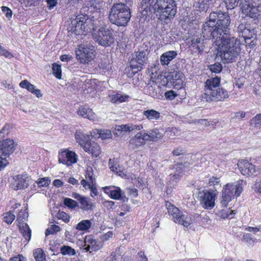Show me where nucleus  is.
I'll return each mask as SVG.
<instances>
[{
  "label": "nucleus",
  "mask_w": 261,
  "mask_h": 261,
  "mask_svg": "<svg viewBox=\"0 0 261 261\" xmlns=\"http://www.w3.org/2000/svg\"><path fill=\"white\" fill-rule=\"evenodd\" d=\"M230 18L228 13L221 11L210 13L209 19L203 24L204 37L212 39L218 55L225 63L235 62L240 53V42L230 36Z\"/></svg>",
  "instance_id": "nucleus-1"
},
{
  "label": "nucleus",
  "mask_w": 261,
  "mask_h": 261,
  "mask_svg": "<svg viewBox=\"0 0 261 261\" xmlns=\"http://www.w3.org/2000/svg\"><path fill=\"white\" fill-rule=\"evenodd\" d=\"M83 9L84 12H87L86 15L91 13L89 16L90 18L87 20L92 32L105 28L103 14L101 11L105 3L100 0H91L87 1Z\"/></svg>",
  "instance_id": "nucleus-2"
},
{
  "label": "nucleus",
  "mask_w": 261,
  "mask_h": 261,
  "mask_svg": "<svg viewBox=\"0 0 261 261\" xmlns=\"http://www.w3.org/2000/svg\"><path fill=\"white\" fill-rule=\"evenodd\" d=\"M156 4L154 14L160 21L168 23L176 13L175 2L174 0H158Z\"/></svg>",
  "instance_id": "nucleus-3"
},
{
  "label": "nucleus",
  "mask_w": 261,
  "mask_h": 261,
  "mask_svg": "<svg viewBox=\"0 0 261 261\" xmlns=\"http://www.w3.org/2000/svg\"><path fill=\"white\" fill-rule=\"evenodd\" d=\"M131 17L128 6L123 3L114 4L109 15L110 22L118 26H125Z\"/></svg>",
  "instance_id": "nucleus-4"
},
{
  "label": "nucleus",
  "mask_w": 261,
  "mask_h": 261,
  "mask_svg": "<svg viewBox=\"0 0 261 261\" xmlns=\"http://www.w3.org/2000/svg\"><path fill=\"white\" fill-rule=\"evenodd\" d=\"M169 215L171 219L176 223H178L185 227L190 226L192 222L193 219L190 216L184 215L178 207L172 204L169 202H166L165 205Z\"/></svg>",
  "instance_id": "nucleus-5"
},
{
  "label": "nucleus",
  "mask_w": 261,
  "mask_h": 261,
  "mask_svg": "<svg viewBox=\"0 0 261 261\" xmlns=\"http://www.w3.org/2000/svg\"><path fill=\"white\" fill-rule=\"evenodd\" d=\"M92 34L95 41L102 46H110L115 42L113 31L108 28H101L97 31L92 32Z\"/></svg>",
  "instance_id": "nucleus-6"
},
{
  "label": "nucleus",
  "mask_w": 261,
  "mask_h": 261,
  "mask_svg": "<svg viewBox=\"0 0 261 261\" xmlns=\"http://www.w3.org/2000/svg\"><path fill=\"white\" fill-rule=\"evenodd\" d=\"M218 192L213 189L204 190L199 193L200 203L202 207L212 210L215 205Z\"/></svg>",
  "instance_id": "nucleus-7"
},
{
  "label": "nucleus",
  "mask_w": 261,
  "mask_h": 261,
  "mask_svg": "<svg viewBox=\"0 0 261 261\" xmlns=\"http://www.w3.org/2000/svg\"><path fill=\"white\" fill-rule=\"evenodd\" d=\"M94 46L89 43L80 44L75 50L77 59L80 60L82 63H88L94 59Z\"/></svg>",
  "instance_id": "nucleus-8"
},
{
  "label": "nucleus",
  "mask_w": 261,
  "mask_h": 261,
  "mask_svg": "<svg viewBox=\"0 0 261 261\" xmlns=\"http://www.w3.org/2000/svg\"><path fill=\"white\" fill-rule=\"evenodd\" d=\"M147 61V50L139 49L138 51L134 53L132 55L130 61V66L133 72L136 73L140 71L143 66Z\"/></svg>",
  "instance_id": "nucleus-9"
},
{
  "label": "nucleus",
  "mask_w": 261,
  "mask_h": 261,
  "mask_svg": "<svg viewBox=\"0 0 261 261\" xmlns=\"http://www.w3.org/2000/svg\"><path fill=\"white\" fill-rule=\"evenodd\" d=\"M241 9L243 14L254 20L261 17V5L253 6L250 2L245 1L242 4Z\"/></svg>",
  "instance_id": "nucleus-10"
},
{
  "label": "nucleus",
  "mask_w": 261,
  "mask_h": 261,
  "mask_svg": "<svg viewBox=\"0 0 261 261\" xmlns=\"http://www.w3.org/2000/svg\"><path fill=\"white\" fill-rule=\"evenodd\" d=\"M228 96V92L221 87L210 91L206 95H203L202 98L206 101H218L224 100Z\"/></svg>",
  "instance_id": "nucleus-11"
},
{
  "label": "nucleus",
  "mask_w": 261,
  "mask_h": 261,
  "mask_svg": "<svg viewBox=\"0 0 261 261\" xmlns=\"http://www.w3.org/2000/svg\"><path fill=\"white\" fill-rule=\"evenodd\" d=\"M243 181H239L236 184H227L223 187L222 194L231 198L239 196L243 190Z\"/></svg>",
  "instance_id": "nucleus-12"
},
{
  "label": "nucleus",
  "mask_w": 261,
  "mask_h": 261,
  "mask_svg": "<svg viewBox=\"0 0 261 261\" xmlns=\"http://www.w3.org/2000/svg\"><path fill=\"white\" fill-rule=\"evenodd\" d=\"M76 154L72 151L64 150L60 152L58 155L59 162L67 166L76 162Z\"/></svg>",
  "instance_id": "nucleus-13"
},
{
  "label": "nucleus",
  "mask_w": 261,
  "mask_h": 261,
  "mask_svg": "<svg viewBox=\"0 0 261 261\" xmlns=\"http://www.w3.org/2000/svg\"><path fill=\"white\" fill-rule=\"evenodd\" d=\"M238 166L241 173L246 176L253 175L255 173V166L246 160H241L238 163Z\"/></svg>",
  "instance_id": "nucleus-14"
},
{
  "label": "nucleus",
  "mask_w": 261,
  "mask_h": 261,
  "mask_svg": "<svg viewBox=\"0 0 261 261\" xmlns=\"http://www.w3.org/2000/svg\"><path fill=\"white\" fill-rule=\"evenodd\" d=\"M147 137L145 131L139 132L130 140L129 145L133 149L137 148L148 141Z\"/></svg>",
  "instance_id": "nucleus-15"
},
{
  "label": "nucleus",
  "mask_w": 261,
  "mask_h": 261,
  "mask_svg": "<svg viewBox=\"0 0 261 261\" xmlns=\"http://www.w3.org/2000/svg\"><path fill=\"white\" fill-rule=\"evenodd\" d=\"M21 213L22 212L20 211L17 217V221H18L17 225L23 237L25 240L29 241L31 237V230L29 225L26 223L23 222V218L21 216Z\"/></svg>",
  "instance_id": "nucleus-16"
},
{
  "label": "nucleus",
  "mask_w": 261,
  "mask_h": 261,
  "mask_svg": "<svg viewBox=\"0 0 261 261\" xmlns=\"http://www.w3.org/2000/svg\"><path fill=\"white\" fill-rule=\"evenodd\" d=\"M11 185L14 190H18L27 188L29 184L25 175H17L13 177Z\"/></svg>",
  "instance_id": "nucleus-17"
},
{
  "label": "nucleus",
  "mask_w": 261,
  "mask_h": 261,
  "mask_svg": "<svg viewBox=\"0 0 261 261\" xmlns=\"http://www.w3.org/2000/svg\"><path fill=\"white\" fill-rule=\"evenodd\" d=\"M220 85V77L217 76L215 77H211L208 79L205 82L204 85V93L203 95H206L218 88L221 87Z\"/></svg>",
  "instance_id": "nucleus-18"
},
{
  "label": "nucleus",
  "mask_w": 261,
  "mask_h": 261,
  "mask_svg": "<svg viewBox=\"0 0 261 261\" xmlns=\"http://www.w3.org/2000/svg\"><path fill=\"white\" fill-rule=\"evenodd\" d=\"M15 149L14 142L11 139L0 140V152L4 156L9 155L13 153Z\"/></svg>",
  "instance_id": "nucleus-19"
},
{
  "label": "nucleus",
  "mask_w": 261,
  "mask_h": 261,
  "mask_svg": "<svg viewBox=\"0 0 261 261\" xmlns=\"http://www.w3.org/2000/svg\"><path fill=\"white\" fill-rule=\"evenodd\" d=\"M84 150L91 154L94 158H97L101 153V148L99 145L95 142L90 141L86 145L83 146Z\"/></svg>",
  "instance_id": "nucleus-20"
},
{
  "label": "nucleus",
  "mask_w": 261,
  "mask_h": 261,
  "mask_svg": "<svg viewBox=\"0 0 261 261\" xmlns=\"http://www.w3.org/2000/svg\"><path fill=\"white\" fill-rule=\"evenodd\" d=\"M77 114L90 120L95 121L97 119V116L92 110L86 106L80 107L77 111Z\"/></svg>",
  "instance_id": "nucleus-21"
},
{
  "label": "nucleus",
  "mask_w": 261,
  "mask_h": 261,
  "mask_svg": "<svg viewBox=\"0 0 261 261\" xmlns=\"http://www.w3.org/2000/svg\"><path fill=\"white\" fill-rule=\"evenodd\" d=\"M189 163L185 162L184 163H180L177 165L175 173L170 177V181L172 182H176L182 176L185 168L188 167Z\"/></svg>",
  "instance_id": "nucleus-22"
},
{
  "label": "nucleus",
  "mask_w": 261,
  "mask_h": 261,
  "mask_svg": "<svg viewBox=\"0 0 261 261\" xmlns=\"http://www.w3.org/2000/svg\"><path fill=\"white\" fill-rule=\"evenodd\" d=\"M75 139L76 142L83 148V146L86 145L91 140L90 136L86 134L81 130L76 131L75 133Z\"/></svg>",
  "instance_id": "nucleus-23"
},
{
  "label": "nucleus",
  "mask_w": 261,
  "mask_h": 261,
  "mask_svg": "<svg viewBox=\"0 0 261 261\" xmlns=\"http://www.w3.org/2000/svg\"><path fill=\"white\" fill-rule=\"evenodd\" d=\"M19 86L22 88L27 89L29 91L34 94L38 97H40L42 95L41 93L40 90L39 89H35V86L31 84L27 80L22 81L20 83Z\"/></svg>",
  "instance_id": "nucleus-24"
},
{
  "label": "nucleus",
  "mask_w": 261,
  "mask_h": 261,
  "mask_svg": "<svg viewBox=\"0 0 261 261\" xmlns=\"http://www.w3.org/2000/svg\"><path fill=\"white\" fill-rule=\"evenodd\" d=\"M158 0H142L141 3V8L142 10L145 11L146 13L150 12L151 9L153 10L154 13L155 4H156Z\"/></svg>",
  "instance_id": "nucleus-25"
},
{
  "label": "nucleus",
  "mask_w": 261,
  "mask_h": 261,
  "mask_svg": "<svg viewBox=\"0 0 261 261\" xmlns=\"http://www.w3.org/2000/svg\"><path fill=\"white\" fill-rule=\"evenodd\" d=\"M177 55L176 51L172 50L164 53L160 58L161 63L162 65H168Z\"/></svg>",
  "instance_id": "nucleus-26"
},
{
  "label": "nucleus",
  "mask_w": 261,
  "mask_h": 261,
  "mask_svg": "<svg viewBox=\"0 0 261 261\" xmlns=\"http://www.w3.org/2000/svg\"><path fill=\"white\" fill-rule=\"evenodd\" d=\"M148 141H156L163 137V134L160 133L158 128H154L149 132L148 133H146Z\"/></svg>",
  "instance_id": "nucleus-27"
},
{
  "label": "nucleus",
  "mask_w": 261,
  "mask_h": 261,
  "mask_svg": "<svg viewBox=\"0 0 261 261\" xmlns=\"http://www.w3.org/2000/svg\"><path fill=\"white\" fill-rule=\"evenodd\" d=\"M145 90L147 94L152 97L158 98L160 96L159 89L155 84H148L146 87Z\"/></svg>",
  "instance_id": "nucleus-28"
},
{
  "label": "nucleus",
  "mask_w": 261,
  "mask_h": 261,
  "mask_svg": "<svg viewBox=\"0 0 261 261\" xmlns=\"http://www.w3.org/2000/svg\"><path fill=\"white\" fill-rule=\"evenodd\" d=\"M81 208L85 211L91 210L95 207V204L88 197L84 196L80 200Z\"/></svg>",
  "instance_id": "nucleus-29"
},
{
  "label": "nucleus",
  "mask_w": 261,
  "mask_h": 261,
  "mask_svg": "<svg viewBox=\"0 0 261 261\" xmlns=\"http://www.w3.org/2000/svg\"><path fill=\"white\" fill-rule=\"evenodd\" d=\"M110 100L111 102L115 103H120L126 101L129 96L127 95H122L119 93L110 95Z\"/></svg>",
  "instance_id": "nucleus-30"
},
{
  "label": "nucleus",
  "mask_w": 261,
  "mask_h": 261,
  "mask_svg": "<svg viewBox=\"0 0 261 261\" xmlns=\"http://www.w3.org/2000/svg\"><path fill=\"white\" fill-rule=\"evenodd\" d=\"M192 45L195 47L199 53H201L204 50L205 47L204 40L201 38H194L192 41Z\"/></svg>",
  "instance_id": "nucleus-31"
},
{
  "label": "nucleus",
  "mask_w": 261,
  "mask_h": 261,
  "mask_svg": "<svg viewBox=\"0 0 261 261\" xmlns=\"http://www.w3.org/2000/svg\"><path fill=\"white\" fill-rule=\"evenodd\" d=\"M97 242L96 240L92 239L90 237L86 238L85 240V249L87 251H95L98 249V247L96 245Z\"/></svg>",
  "instance_id": "nucleus-32"
},
{
  "label": "nucleus",
  "mask_w": 261,
  "mask_h": 261,
  "mask_svg": "<svg viewBox=\"0 0 261 261\" xmlns=\"http://www.w3.org/2000/svg\"><path fill=\"white\" fill-rule=\"evenodd\" d=\"M143 115L149 120H158L160 117V113L153 109L144 111Z\"/></svg>",
  "instance_id": "nucleus-33"
},
{
  "label": "nucleus",
  "mask_w": 261,
  "mask_h": 261,
  "mask_svg": "<svg viewBox=\"0 0 261 261\" xmlns=\"http://www.w3.org/2000/svg\"><path fill=\"white\" fill-rule=\"evenodd\" d=\"M92 222L89 220H84L80 222L75 227L77 230L85 231L91 228Z\"/></svg>",
  "instance_id": "nucleus-34"
},
{
  "label": "nucleus",
  "mask_w": 261,
  "mask_h": 261,
  "mask_svg": "<svg viewBox=\"0 0 261 261\" xmlns=\"http://www.w3.org/2000/svg\"><path fill=\"white\" fill-rule=\"evenodd\" d=\"M85 19V17H81L80 18H76L74 21H72V24L75 25L74 30L75 34L77 35L81 34L82 25H83V22Z\"/></svg>",
  "instance_id": "nucleus-35"
},
{
  "label": "nucleus",
  "mask_w": 261,
  "mask_h": 261,
  "mask_svg": "<svg viewBox=\"0 0 261 261\" xmlns=\"http://www.w3.org/2000/svg\"><path fill=\"white\" fill-rule=\"evenodd\" d=\"M208 184L210 187H214V190L217 191L218 189L221 187L220 178L215 176H212L210 178Z\"/></svg>",
  "instance_id": "nucleus-36"
},
{
  "label": "nucleus",
  "mask_w": 261,
  "mask_h": 261,
  "mask_svg": "<svg viewBox=\"0 0 261 261\" xmlns=\"http://www.w3.org/2000/svg\"><path fill=\"white\" fill-rule=\"evenodd\" d=\"M33 254L36 261H45V254L42 249L37 248L34 251Z\"/></svg>",
  "instance_id": "nucleus-37"
},
{
  "label": "nucleus",
  "mask_w": 261,
  "mask_h": 261,
  "mask_svg": "<svg viewBox=\"0 0 261 261\" xmlns=\"http://www.w3.org/2000/svg\"><path fill=\"white\" fill-rule=\"evenodd\" d=\"M242 240L250 247H252L255 243V239L253 238L251 234L249 233H244L243 235Z\"/></svg>",
  "instance_id": "nucleus-38"
},
{
  "label": "nucleus",
  "mask_w": 261,
  "mask_h": 261,
  "mask_svg": "<svg viewBox=\"0 0 261 261\" xmlns=\"http://www.w3.org/2000/svg\"><path fill=\"white\" fill-rule=\"evenodd\" d=\"M15 216L12 211H9L4 214V221L8 224H11L15 219Z\"/></svg>",
  "instance_id": "nucleus-39"
},
{
  "label": "nucleus",
  "mask_w": 261,
  "mask_h": 261,
  "mask_svg": "<svg viewBox=\"0 0 261 261\" xmlns=\"http://www.w3.org/2000/svg\"><path fill=\"white\" fill-rule=\"evenodd\" d=\"M36 182L39 187H47L50 183V179L47 177L40 178Z\"/></svg>",
  "instance_id": "nucleus-40"
},
{
  "label": "nucleus",
  "mask_w": 261,
  "mask_h": 261,
  "mask_svg": "<svg viewBox=\"0 0 261 261\" xmlns=\"http://www.w3.org/2000/svg\"><path fill=\"white\" fill-rule=\"evenodd\" d=\"M53 73L58 79H60L62 75V71L61 66L54 63L52 66Z\"/></svg>",
  "instance_id": "nucleus-41"
},
{
  "label": "nucleus",
  "mask_w": 261,
  "mask_h": 261,
  "mask_svg": "<svg viewBox=\"0 0 261 261\" xmlns=\"http://www.w3.org/2000/svg\"><path fill=\"white\" fill-rule=\"evenodd\" d=\"M225 3L227 9H232L236 7L240 3L242 4V0H225Z\"/></svg>",
  "instance_id": "nucleus-42"
},
{
  "label": "nucleus",
  "mask_w": 261,
  "mask_h": 261,
  "mask_svg": "<svg viewBox=\"0 0 261 261\" xmlns=\"http://www.w3.org/2000/svg\"><path fill=\"white\" fill-rule=\"evenodd\" d=\"M61 252L63 255H74L75 251L74 249L68 246H63L61 248Z\"/></svg>",
  "instance_id": "nucleus-43"
},
{
  "label": "nucleus",
  "mask_w": 261,
  "mask_h": 261,
  "mask_svg": "<svg viewBox=\"0 0 261 261\" xmlns=\"http://www.w3.org/2000/svg\"><path fill=\"white\" fill-rule=\"evenodd\" d=\"M64 203L66 206L70 208H74L78 206V203L76 201L69 198H65Z\"/></svg>",
  "instance_id": "nucleus-44"
},
{
  "label": "nucleus",
  "mask_w": 261,
  "mask_h": 261,
  "mask_svg": "<svg viewBox=\"0 0 261 261\" xmlns=\"http://www.w3.org/2000/svg\"><path fill=\"white\" fill-rule=\"evenodd\" d=\"M61 228L59 226L56 225H51L48 227L45 231V235L48 236L49 234H53L55 233L60 231Z\"/></svg>",
  "instance_id": "nucleus-45"
},
{
  "label": "nucleus",
  "mask_w": 261,
  "mask_h": 261,
  "mask_svg": "<svg viewBox=\"0 0 261 261\" xmlns=\"http://www.w3.org/2000/svg\"><path fill=\"white\" fill-rule=\"evenodd\" d=\"M86 178L87 180L90 181V183L95 182V178L93 176V171L91 167L87 168Z\"/></svg>",
  "instance_id": "nucleus-46"
},
{
  "label": "nucleus",
  "mask_w": 261,
  "mask_h": 261,
  "mask_svg": "<svg viewBox=\"0 0 261 261\" xmlns=\"http://www.w3.org/2000/svg\"><path fill=\"white\" fill-rule=\"evenodd\" d=\"M81 31L82 35H86L87 33L91 31V28L90 27L87 19L84 20Z\"/></svg>",
  "instance_id": "nucleus-47"
},
{
  "label": "nucleus",
  "mask_w": 261,
  "mask_h": 261,
  "mask_svg": "<svg viewBox=\"0 0 261 261\" xmlns=\"http://www.w3.org/2000/svg\"><path fill=\"white\" fill-rule=\"evenodd\" d=\"M110 196L114 199H119L121 196L120 189L118 188L117 189L111 190L110 191Z\"/></svg>",
  "instance_id": "nucleus-48"
},
{
  "label": "nucleus",
  "mask_w": 261,
  "mask_h": 261,
  "mask_svg": "<svg viewBox=\"0 0 261 261\" xmlns=\"http://www.w3.org/2000/svg\"><path fill=\"white\" fill-rule=\"evenodd\" d=\"M98 133L100 137L102 139H109L112 137L111 132L108 129L100 130Z\"/></svg>",
  "instance_id": "nucleus-49"
},
{
  "label": "nucleus",
  "mask_w": 261,
  "mask_h": 261,
  "mask_svg": "<svg viewBox=\"0 0 261 261\" xmlns=\"http://www.w3.org/2000/svg\"><path fill=\"white\" fill-rule=\"evenodd\" d=\"M116 130L121 133L131 132L130 124L118 125L116 127Z\"/></svg>",
  "instance_id": "nucleus-50"
},
{
  "label": "nucleus",
  "mask_w": 261,
  "mask_h": 261,
  "mask_svg": "<svg viewBox=\"0 0 261 261\" xmlns=\"http://www.w3.org/2000/svg\"><path fill=\"white\" fill-rule=\"evenodd\" d=\"M251 123L254 126L258 127L261 126V114L256 115L251 120Z\"/></svg>",
  "instance_id": "nucleus-51"
},
{
  "label": "nucleus",
  "mask_w": 261,
  "mask_h": 261,
  "mask_svg": "<svg viewBox=\"0 0 261 261\" xmlns=\"http://www.w3.org/2000/svg\"><path fill=\"white\" fill-rule=\"evenodd\" d=\"M170 76L173 81H178L181 80L183 76V74L179 71H174L170 73Z\"/></svg>",
  "instance_id": "nucleus-52"
},
{
  "label": "nucleus",
  "mask_w": 261,
  "mask_h": 261,
  "mask_svg": "<svg viewBox=\"0 0 261 261\" xmlns=\"http://www.w3.org/2000/svg\"><path fill=\"white\" fill-rule=\"evenodd\" d=\"M210 69L212 72L218 73L221 71L222 67L220 63H217L213 65H211L210 66Z\"/></svg>",
  "instance_id": "nucleus-53"
},
{
  "label": "nucleus",
  "mask_w": 261,
  "mask_h": 261,
  "mask_svg": "<svg viewBox=\"0 0 261 261\" xmlns=\"http://www.w3.org/2000/svg\"><path fill=\"white\" fill-rule=\"evenodd\" d=\"M0 56H3L6 58L11 59L13 57V55L8 50L0 45Z\"/></svg>",
  "instance_id": "nucleus-54"
},
{
  "label": "nucleus",
  "mask_w": 261,
  "mask_h": 261,
  "mask_svg": "<svg viewBox=\"0 0 261 261\" xmlns=\"http://www.w3.org/2000/svg\"><path fill=\"white\" fill-rule=\"evenodd\" d=\"M109 164L110 169L113 172L118 173L120 171L117 163H114V162H112V160L110 159Z\"/></svg>",
  "instance_id": "nucleus-55"
},
{
  "label": "nucleus",
  "mask_w": 261,
  "mask_h": 261,
  "mask_svg": "<svg viewBox=\"0 0 261 261\" xmlns=\"http://www.w3.org/2000/svg\"><path fill=\"white\" fill-rule=\"evenodd\" d=\"M232 200V198L224 195L222 193V200L220 201V203L222 206L227 207L228 203L229 201Z\"/></svg>",
  "instance_id": "nucleus-56"
},
{
  "label": "nucleus",
  "mask_w": 261,
  "mask_h": 261,
  "mask_svg": "<svg viewBox=\"0 0 261 261\" xmlns=\"http://www.w3.org/2000/svg\"><path fill=\"white\" fill-rule=\"evenodd\" d=\"M58 218L63 220L65 222H68L69 221V216L64 212H59Z\"/></svg>",
  "instance_id": "nucleus-57"
},
{
  "label": "nucleus",
  "mask_w": 261,
  "mask_h": 261,
  "mask_svg": "<svg viewBox=\"0 0 261 261\" xmlns=\"http://www.w3.org/2000/svg\"><path fill=\"white\" fill-rule=\"evenodd\" d=\"M91 191V196L93 197L97 195V190L95 187V182L90 183L88 185V188Z\"/></svg>",
  "instance_id": "nucleus-58"
},
{
  "label": "nucleus",
  "mask_w": 261,
  "mask_h": 261,
  "mask_svg": "<svg viewBox=\"0 0 261 261\" xmlns=\"http://www.w3.org/2000/svg\"><path fill=\"white\" fill-rule=\"evenodd\" d=\"M9 133V126L8 125H5L0 131V140L3 139L5 135H7Z\"/></svg>",
  "instance_id": "nucleus-59"
},
{
  "label": "nucleus",
  "mask_w": 261,
  "mask_h": 261,
  "mask_svg": "<svg viewBox=\"0 0 261 261\" xmlns=\"http://www.w3.org/2000/svg\"><path fill=\"white\" fill-rule=\"evenodd\" d=\"M103 204L109 210H113L116 207L115 202L113 201L106 200L103 202Z\"/></svg>",
  "instance_id": "nucleus-60"
},
{
  "label": "nucleus",
  "mask_w": 261,
  "mask_h": 261,
  "mask_svg": "<svg viewBox=\"0 0 261 261\" xmlns=\"http://www.w3.org/2000/svg\"><path fill=\"white\" fill-rule=\"evenodd\" d=\"M2 11L4 13H5L6 17L8 18H10L12 17V11L8 7L6 6H3L2 7Z\"/></svg>",
  "instance_id": "nucleus-61"
},
{
  "label": "nucleus",
  "mask_w": 261,
  "mask_h": 261,
  "mask_svg": "<svg viewBox=\"0 0 261 261\" xmlns=\"http://www.w3.org/2000/svg\"><path fill=\"white\" fill-rule=\"evenodd\" d=\"M245 230L249 231V232H252L254 234H257L258 232L259 231H261V226H259L258 227H251L248 226L246 228H245Z\"/></svg>",
  "instance_id": "nucleus-62"
},
{
  "label": "nucleus",
  "mask_w": 261,
  "mask_h": 261,
  "mask_svg": "<svg viewBox=\"0 0 261 261\" xmlns=\"http://www.w3.org/2000/svg\"><path fill=\"white\" fill-rule=\"evenodd\" d=\"M231 212L229 213V210L226 208V210L223 209L220 212V216L223 218H228L233 212L232 211H231Z\"/></svg>",
  "instance_id": "nucleus-63"
},
{
  "label": "nucleus",
  "mask_w": 261,
  "mask_h": 261,
  "mask_svg": "<svg viewBox=\"0 0 261 261\" xmlns=\"http://www.w3.org/2000/svg\"><path fill=\"white\" fill-rule=\"evenodd\" d=\"M185 153V150L181 147H178L174 149L172 151V153L174 155L178 156L181 154H183Z\"/></svg>",
  "instance_id": "nucleus-64"
}]
</instances>
